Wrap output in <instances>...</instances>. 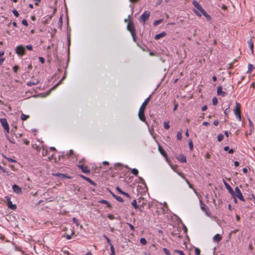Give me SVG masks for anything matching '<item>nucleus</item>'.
<instances>
[{
  "label": "nucleus",
  "instance_id": "1",
  "mask_svg": "<svg viewBox=\"0 0 255 255\" xmlns=\"http://www.w3.org/2000/svg\"><path fill=\"white\" fill-rule=\"evenodd\" d=\"M151 96H149L147 98H146L142 104L141 106L140 107V109L138 111V117L139 119L142 122L145 121V118L144 116V110L147 105L148 104L150 100Z\"/></svg>",
  "mask_w": 255,
  "mask_h": 255
},
{
  "label": "nucleus",
  "instance_id": "2",
  "mask_svg": "<svg viewBox=\"0 0 255 255\" xmlns=\"http://www.w3.org/2000/svg\"><path fill=\"white\" fill-rule=\"evenodd\" d=\"M128 30L130 32L132 37L133 40L134 42L136 41V33L133 22L130 20L127 25Z\"/></svg>",
  "mask_w": 255,
  "mask_h": 255
},
{
  "label": "nucleus",
  "instance_id": "3",
  "mask_svg": "<svg viewBox=\"0 0 255 255\" xmlns=\"http://www.w3.org/2000/svg\"><path fill=\"white\" fill-rule=\"evenodd\" d=\"M11 137H10V136L8 134V133H5V135L6 137V138L8 140V141L11 143H15V138H20L22 136V134L21 133H15L13 132V130H11Z\"/></svg>",
  "mask_w": 255,
  "mask_h": 255
},
{
  "label": "nucleus",
  "instance_id": "4",
  "mask_svg": "<svg viewBox=\"0 0 255 255\" xmlns=\"http://www.w3.org/2000/svg\"><path fill=\"white\" fill-rule=\"evenodd\" d=\"M0 123H1L3 128L6 131L5 133H8L9 132V125L7 122L6 119H0Z\"/></svg>",
  "mask_w": 255,
  "mask_h": 255
},
{
  "label": "nucleus",
  "instance_id": "5",
  "mask_svg": "<svg viewBox=\"0 0 255 255\" xmlns=\"http://www.w3.org/2000/svg\"><path fill=\"white\" fill-rule=\"evenodd\" d=\"M15 51L18 55L22 56L25 53V48L22 45H18L15 47Z\"/></svg>",
  "mask_w": 255,
  "mask_h": 255
},
{
  "label": "nucleus",
  "instance_id": "6",
  "mask_svg": "<svg viewBox=\"0 0 255 255\" xmlns=\"http://www.w3.org/2000/svg\"><path fill=\"white\" fill-rule=\"evenodd\" d=\"M235 197L238 198L240 200L245 201V199L238 187L235 188Z\"/></svg>",
  "mask_w": 255,
  "mask_h": 255
},
{
  "label": "nucleus",
  "instance_id": "7",
  "mask_svg": "<svg viewBox=\"0 0 255 255\" xmlns=\"http://www.w3.org/2000/svg\"><path fill=\"white\" fill-rule=\"evenodd\" d=\"M200 203L202 210L205 212V214L207 216L209 217L210 216L211 213L208 210L207 206L205 204H203L201 200H200Z\"/></svg>",
  "mask_w": 255,
  "mask_h": 255
},
{
  "label": "nucleus",
  "instance_id": "8",
  "mask_svg": "<svg viewBox=\"0 0 255 255\" xmlns=\"http://www.w3.org/2000/svg\"><path fill=\"white\" fill-rule=\"evenodd\" d=\"M223 182H224V184L226 189L228 190L229 192L232 195V196L233 197H235V192L233 190V189L232 188L231 186L227 182H226L224 180H223Z\"/></svg>",
  "mask_w": 255,
  "mask_h": 255
},
{
  "label": "nucleus",
  "instance_id": "9",
  "mask_svg": "<svg viewBox=\"0 0 255 255\" xmlns=\"http://www.w3.org/2000/svg\"><path fill=\"white\" fill-rule=\"evenodd\" d=\"M5 198L7 200L8 208L12 210L16 209V205L12 203L10 198L9 196H6Z\"/></svg>",
  "mask_w": 255,
  "mask_h": 255
},
{
  "label": "nucleus",
  "instance_id": "10",
  "mask_svg": "<svg viewBox=\"0 0 255 255\" xmlns=\"http://www.w3.org/2000/svg\"><path fill=\"white\" fill-rule=\"evenodd\" d=\"M150 12L148 11H144L140 16V18L143 21L145 22L150 16Z\"/></svg>",
  "mask_w": 255,
  "mask_h": 255
},
{
  "label": "nucleus",
  "instance_id": "11",
  "mask_svg": "<svg viewBox=\"0 0 255 255\" xmlns=\"http://www.w3.org/2000/svg\"><path fill=\"white\" fill-rule=\"evenodd\" d=\"M12 190L14 192L17 194H20L22 193L21 188L16 184L12 186Z\"/></svg>",
  "mask_w": 255,
  "mask_h": 255
},
{
  "label": "nucleus",
  "instance_id": "12",
  "mask_svg": "<svg viewBox=\"0 0 255 255\" xmlns=\"http://www.w3.org/2000/svg\"><path fill=\"white\" fill-rule=\"evenodd\" d=\"M241 105L238 102H236V106L234 109V112L235 115H239L241 114V109H240Z\"/></svg>",
  "mask_w": 255,
  "mask_h": 255
},
{
  "label": "nucleus",
  "instance_id": "13",
  "mask_svg": "<svg viewBox=\"0 0 255 255\" xmlns=\"http://www.w3.org/2000/svg\"><path fill=\"white\" fill-rule=\"evenodd\" d=\"M217 92L218 95H221L222 97H225L226 95V93L222 91V87L221 86H218Z\"/></svg>",
  "mask_w": 255,
  "mask_h": 255
},
{
  "label": "nucleus",
  "instance_id": "14",
  "mask_svg": "<svg viewBox=\"0 0 255 255\" xmlns=\"http://www.w3.org/2000/svg\"><path fill=\"white\" fill-rule=\"evenodd\" d=\"M79 168L81 169V171L85 173H89L90 171L87 166L83 165H80L78 166Z\"/></svg>",
  "mask_w": 255,
  "mask_h": 255
},
{
  "label": "nucleus",
  "instance_id": "15",
  "mask_svg": "<svg viewBox=\"0 0 255 255\" xmlns=\"http://www.w3.org/2000/svg\"><path fill=\"white\" fill-rule=\"evenodd\" d=\"M158 150L164 157H165L166 158H167V155L166 153L159 144H158Z\"/></svg>",
  "mask_w": 255,
  "mask_h": 255
},
{
  "label": "nucleus",
  "instance_id": "16",
  "mask_svg": "<svg viewBox=\"0 0 255 255\" xmlns=\"http://www.w3.org/2000/svg\"><path fill=\"white\" fill-rule=\"evenodd\" d=\"M214 242L218 243L222 240V237L219 234L215 235L213 239Z\"/></svg>",
  "mask_w": 255,
  "mask_h": 255
},
{
  "label": "nucleus",
  "instance_id": "17",
  "mask_svg": "<svg viewBox=\"0 0 255 255\" xmlns=\"http://www.w3.org/2000/svg\"><path fill=\"white\" fill-rule=\"evenodd\" d=\"M39 82V81L38 80V79H34L33 80V81L32 82H28L27 83V85L28 86H33V85H37Z\"/></svg>",
  "mask_w": 255,
  "mask_h": 255
},
{
  "label": "nucleus",
  "instance_id": "18",
  "mask_svg": "<svg viewBox=\"0 0 255 255\" xmlns=\"http://www.w3.org/2000/svg\"><path fill=\"white\" fill-rule=\"evenodd\" d=\"M178 160L182 163H185L186 162V158L185 156H184L183 154H181L179 156V157L177 158Z\"/></svg>",
  "mask_w": 255,
  "mask_h": 255
},
{
  "label": "nucleus",
  "instance_id": "19",
  "mask_svg": "<svg viewBox=\"0 0 255 255\" xmlns=\"http://www.w3.org/2000/svg\"><path fill=\"white\" fill-rule=\"evenodd\" d=\"M192 4L198 10L202 7L198 1L195 0L192 1Z\"/></svg>",
  "mask_w": 255,
  "mask_h": 255
},
{
  "label": "nucleus",
  "instance_id": "20",
  "mask_svg": "<svg viewBox=\"0 0 255 255\" xmlns=\"http://www.w3.org/2000/svg\"><path fill=\"white\" fill-rule=\"evenodd\" d=\"M165 35H166V32H162L160 33L159 34H156L155 37H154V38L156 40H158V39H160V38L164 36Z\"/></svg>",
  "mask_w": 255,
  "mask_h": 255
},
{
  "label": "nucleus",
  "instance_id": "21",
  "mask_svg": "<svg viewBox=\"0 0 255 255\" xmlns=\"http://www.w3.org/2000/svg\"><path fill=\"white\" fill-rule=\"evenodd\" d=\"M248 44L250 47V48L251 50L252 53H253V52H254V43H253V41L252 40V39H250L248 41Z\"/></svg>",
  "mask_w": 255,
  "mask_h": 255
},
{
  "label": "nucleus",
  "instance_id": "22",
  "mask_svg": "<svg viewBox=\"0 0 255 255\" xmlns=\"http://www.w3.org/2000/svg\"><path fill=\"white\" fill-rule=\"evenodd\" d=\"M0 169L2 171V172L3 173H4L5 174V175L6 176H9L10 175V173L8 171H7L5 168H4V167H3L2 166H1L0 165Z\"/></svg>",
  "mask_w": 255,
  "mask_h": 255
},
{
  "label": "nucleus",
  "instance_id": "23",
  "mask_svg": "<svg viewBox=\"0 0 255 255\" xmlns=\"http://www.w3.org/2000/svg\"><path fill=\"white\" fill-rule=\"evenodd\" d=\"M82 177L85 179L86 181H87L88 182H89L90 183H91L92 185H94V186H95L96 185V184L95 183V182H94L93 180H92L91 179H90L88 177H85L84 176H82Z\"/></svg>",
  "mask_w": 255,
  "mask_h": 255
},
{
  "label": "nucleus",
  "instance_id": "24",
  "mask_svg": "<svg viewBox=\"0 0 255 255\" xmlns=\"http://www.w3.org/2000/svg\"><path fill=\"white\" fill-rule=\"evenodd\" d=\"M249 126H250V132H251L250 134H251V133L254 130V126L253 123H252V122L251 121V120L250 119H249Z\"/></svg>",
  "mask_w": 255,
  "mask_h": 255
},
{
  "label": "nucleus",
  "instance_id": "25",
  "mask_svg": "<svg viewBox=\"0 0 255 255\" xmlns=\"http://www.w3.org/2000/svg\"><path fill=\"white\" fill-rule=\"evenodd\" d=\"M73 154V150L71 149L69 151V152L65 155H62L61 157L62 158H65V156H67V158H69Z\"/></svg>",
  "mask_w": 255,
  "mask_h": 255
},
{
  "label": "nucleus",
  "instance_id": "26",
  "mask_svg": "<svg viewBox=\"0 0 255 255\" xmlns=\"http://www.w3.org/2000/svg\"><path fill=\"white\" fill-rule=\"evenodd\" d=\"M131 205L135 209H139V206L137 205L136 200H133L131 202Z\"/></svg>",
  "mask_w": 255,
  "mask_h": 255
},
{
  "label": "nucleus",
  "instance_id": "27",
  "mask_svg": "<svg viewBox=\"0 0 255 255\" xmlns=\"http://www.w3.org/2000/svg\"><path fill=\"white\" fill-rule=\"evenodd\" d=\"M100 203H102V204H105L107 205V206L109 208H111V204L108 202L107 201V200H102L100 201Z\"/></svg>",
  "mask_w": 255,
  "mask_h": 255
},
{
  "label": "nucleus",
  "instance_id": "28",
  "mask_svg": "<svg viewBox=\"0 0 255 255\" xmlns=\"http://www.w3.org/2000/svg\"><path fill=\"white\" fill-rule=\"evenodd\" d=\"M65 78V76L64 75L63 77L62 78V79L55 85H54L52 88L51 90H53L55 89L61 83V81Z\"/></svg>",
  "mask_w": 255,
  "mask_h": 255
},
{
  "label": "nucleus",
  "instance_id": "29",
  "mask_svg": "<svg viewBox=\"0 0 255 255\" xmlns=\"http://www.w3.org/2000/svg\"><path fill=\"white\" fill-rule=\"evenodd\" d=\"M163 19L161 18V19H159L154 21L153 22V25L154 26L158 25L159 24L161 23L163 21Z\"/></svg>",
  "mask_w": 255,
  "mask_h": 255
},
{
  "label": "nucleus",
  "instance_id": "30",
  "mask_svg": "<svg viewBox=\"0 0 255 255\" xmlns=\"http://www.w3.org/2000/svg\"><path fill=\"white\" fill-rule=\"evenodd\" d=\"M254 68V66L251 64H249L248 65V70L247 71V73H250L252 71V70H253Z\"/></svg>",
  "mask_w": 255,
  "mask_h": 255
},
{
  "label": "nucleus",
  "instance_id": "31",
  "mask_svg": "<svg viewBox=\"0 0 255 255\" xmlns=\"http://www.w3.org/2000/svg\"><path fill=\"white\" fill-rule=\"evenodd\" d=\"M113 196L114 197V198L117 200H118V201L120 202H123L124 201V200L122 198H121V197L120 196H118L117 195H115L114 194H113Z\"/></svg>",
  "mask_w": 255,
  "mask_h": 255
},
{
  "label": "nucleus",
  "instance_id": "32",
  "mask_svg": "<svg viewBox=\"0 0 255 255\" xmlns=\"http://www.w3.org/2000/svg\"><path fill=\"white\" fill-rule=\"evenodd\" d=\"M110 250L111 251V255H116L115 249H114V246L112 244H111Z\"/></svg>",
  "mask_w": 255,
  "mask_h": 255
},
{
  "label": "nucleus",
  "instance_id": "33",
  "mask_svg": "<svg viewBox=\"0 0 255 255\" xmlns=\"http://www.w3.org/2000/svg\"><path fill=\"white\" fill-rule=\"evenodd\" d=\"M140 242L143 245H145L147 244L146 240L144 238H141L140 239Z\"/></svg>",
  "mask_w": 255,
  "mask_h": 255
},
{
  "label": "nucleus",
  "instance_id": "34",
  "mask_svg": "<svg viewBox=\"0 0 255 255\" xmlns=\"http://www.w3.org/2000/svg\"><path fill=\"white\" fill-rule=\"evenodd\" d=\"M131 173L134 175L135 176H137L138 175V171L137 169H135V168H133L131 170Z\"/></svg>",
  "mask_w": 255,
  "mask_h": 255
},
{
  "label": "nucleus",
  "instance_id": "35",
  "mask_svg": "<svg viewBox=\"0 0 255 255\" xmlns=\"http://www.w3.org/2000/svg\"><path fill=\"white\" fill-rule=\"evenodd\" d=\"M29 118V116L28 115H26L24 114H22L21 116V120L22 121H25L26 120L27 118Z\"/></svg>",
  "mask_w": 255,
  "mask_h": 255
},
{
  "label": "nucleus",
  "instance_id": "36",
  "mask_svg": "<svg viewBox=\"0 0 255 255\" xmlns=\"http://www.w3.org/2000/svg\"><path fill=\"white\" fill-rule=\"evenodd\" d=\"M169 127H170V126H169V122H164V128L166 129H169Z\"/></svg>",
  "mask_w": 255,
  "mask_h": 255
},
{
  "label": "nucleus",
  "instance_id": "37",
  "mask_svg": "<svg viewBox=\"0 0 255 255\" xmlns=\"http://www.w3.org/2000/svg\"><path fill=\"white\" fill-rule=\"evenodd\" d=\"M224 138V135L222 134H219L218 135L217 139L218 141H221Z\"/></svg>",
  "mask_w": 255,
  "mask_h": 255
},
{
  "label": "nucleus",
  "instance_id": "38",
  "mask_svg": "<svg viewBox=\"0 0 255 255\" xmlns=\"http://www.w3.org/2000/svg\"><path fill=\"white\" fill-rule=\"evenodd\" d=\"M2 156L3 157H4L5 159H6L9 162H16V161L15 160H14V159H12L11 158H8V157H6L5 155L3 154Z\"/></svg>",
  "mask_w": 255,
  "mask_h": 255
},
{
  "label": "nucleus",
  "instance_id": "39",
  "mask_svg": "<svg viewBox=\"0 0 255 255\" xmlns=\"http://www.w3.org/2000/svg\"><path fill=\"white\" fill-rule=\"evenodd\" d=\"M182 138V135L181 132V131L178 132L177 134V139L180 140H181Z\"/></svg>",
  "mask_w": 255,
  "mask_h": 255
},
{
  "label": "nucleus",
  "instance_id": "40",
  "mask_svg": "<svg viewBox=\"0 0 255 255\" xmlns=\"http://www.w3.org/2000/svg\"><path fill=\"white\" fill-rule=\"evenodd\" d=\"M212 103L213 105L216 106L218 103V100L216 97H214L212 99Z\"/></svg>",
  "mask_w": 255,
  "mask_h": 255
},
{
  "label": "nucleus",
  "instance_id": "41",
  "mask_svg": "<svg viewBox=\"0 0 255 255\" xmlns=\"http://www.w3.org/2000/svg\"><path fill=\"white\" fill-rule=\"evenodd\" d=\"M195 254L196 255H200V250L199 248H196L195 249Z\"/></svg>",
  "mask_w": 255,
  "mask_h": 255
},
{
  "label": "nucleus",
  "instance_id": "42",
  "mask_svg": "<svg viewBox=\"0 0 255 255\" xmlns=\"http://www.w3.org/2000/svg\"><path fill=\"white\" fill-rule=\"evenodd\" d=\"M163 251L166 255H171L169 250L166 248H163Z\"/></svg>",
  "mask_w": 255,
  "mask_h": 255
},
{
  "label": "nucleus",
  "instance_id": "43",
  "mask_svg": "<svg viewBox=\"0 0 255 255\" xmlns=\"http://www.w3.org/2000/svg\"><path fill=\"white\" fill-rule=\"evenodd\" d=\"M208 20H210L211 19V16L206 12L204 14H203Z\"/></svg>",
  "mask_w": 255,
  "mask_h": 255
},
{
  "label": "nucleus",
  "instance_id": "44",
  "mask_svg": "<svg viewBox=\"0 0 255 255\" xmlns=\"http://www.w3.org/2000/svg\"><path fill=\"white\" fill-rule=\"evenodd\" d=\"M104 238L107 240V243L111 246V243L110 239L106 236L105 235H104Z\"/></svg>",
  "mask_w": 255,
  "mask_h": 255
},
{
  "label": "nucleus",
  "instance_id": "45",
  "mask_svg": "<svg viewBox=\"0 0 255 255\" xmlns=\"http://www.w3.org/2000/svg\"><path fill=\"white\" fill-rule=\"evenodd\" d=\"M12 13H13L14 15L16 17H18L19 15V13L16 9H13L12 10Z\"/></svg>",
  "mask_w": 255,
  "mask_h": 255
},
{
  "label": "nucleus",
  "instance_id": "46",
  "mask_svg": "<svg viewBox=\"0 0 255 255\" xmlns=\"http://www.w3.org/2000/svg\"><path fill=\"white\" fill-rule=\"evenodd\" d=\"M189 148L191 150H192L193 149V144L192 142V141L190 140V141L189 142Z\"/></svg>",
  "mask_w": 255,
  "mask_h": 255
},
{
  "label": "nucleus",
  "instance_id": "47",
  "mask_svg": "<svg viewBox=\"0 0 255 255\" xmlns=\"http://www.w3.org/2000/svg\"><path fill=\"white\" fill-rule=\"evenodd\" d=\"M19 68V67L17 65H15L13 67V70L15 73H16L17 72V70Z\"/></svg>",
  "mask_w": 255,
  "mask_h": 255
},
{
  "label": "nucleus",
  "instance_id": "48",
  "mask_svg": "<svg viewBox=\"0 0 255 255\" xmlns=\"http://www.w3.org/2000/svg\"><path fill=\"white\" fill-rule=\"evenodd\" d=\"M176 253H178L179 255H185L184 252L182 251L181 250H175V251Z\"/></svg>",
  "mask_w": 255,
  "mask_h": 255
},
{
  "label": "nucleus",
  "instance_id": "49",
  "mask_svg": "<svg viewBox=\"0 0 255 255\" xmlns=\"http://www.w3.org/2000/svg\"><path fill=\"white\" fill-rule=\"evenodd\" d=\"M39 60L42 64H43L45 62V59L42 57H39Z\"/></svg>",
  "mask_w": 255,
  "mask_h": 255
},
{
  "label": "nucleus",
  "instance_id": "50",
  "mask_svg": "<svg viewBox=\"0 0 255 255\" xmlns=\"http://www.w3.org/2000/svg\"><path fill=\"white\" fill-rule=\"evenodd\" d=\"M108 218L110 220H113L115 219L114 216L112 214H109L108 215Z\"/></svg>",
  "mask_w": 255,
  "mask_h": 255
},
{
  "label": "nucleus",
  "instance_id": "51",
  "mask_svg": "<svg viewBox=\"0 0 255 255\" xmlns=\"http://www.w3.org/2000/svg\"><path fill=\"white\" fill-rule=\"evenodd\" d=\"M22 24L25 26H28L27 21L25 19H23L22 20Z\"/></svg>",
  "mask_w": 255,
  "mask_h": 255
},
{
  "label": "nucleus",
  "instance_id": "52",
  "mask_svg": "<svg viewBox=\"0 0 255 255\" xmlns=\"http://www.w3.org/2000/svg\"><path fill=\"white\" fill-rule=\"evenodd\" d=\"M74 234V232H72V234L71 235H67L66 236V239L67 240H70L71 238H72V235Z\"/></svg>",
  "mask_w": 255,
  "mask_h": 255
},
{
  "label": "nucleus",
  "instance_id": "53",
  "mask_svg": "<svg viewBox=\"0 0 255 255\" xmlns=\"http://www.w3.org/2000/svg\"><path fill=\"white\" fill-rule=\"evenodd\" d=\"M229 113H230V109H229V107H228L225 109V110L224 111V113L225 115H228Z\"/></svg>",
  "mask_w": 255,
  "mask_h": 255
},
{
  "label": "nucleus",
  "instance_id": "54",
  "mask_svg": "<svg viewBox=\"0 0 255 255\" xmlns=\"http://www.w3.org/2000/svg\"><path fill=\"white\" fill-rule=\"evenodd\" d=\"M128 225L129 226L130 229L132 230V231H134V227H133V225H132L130 223H127Z\"/></svg>",
  "mask_w": 255,
  "mask_h": 255
},
{
  "label": "nucleus",
  "instance_id": "55",
  "mask_svg": "<svg viewBox=\"0 0 255 255\" xmlns=\"http://www.w3.org/2000/svg\"><path fill=\"white\" fill-rule=\"evenodd\" d=\"M26 48L29 50H32V46L31 45H28L26 46Z\"/></svg>",
  "mask_w": 255,
  "mask_h": 255
},
{
  "label": "nucleus",
  "instance_id": "56",
  "mask_svg": "<svg viewBox=\"0 0 255 255\" xmlns=\"http://www.w3.org/2000/svg\"><path fill=\"white\" fill-rule=\"evenodd\" d=\"M72 221H73L74 223H75V224H76L77 225V226L78 225V220H77V219H76L75 218H73V219H72Z\"/></svg>",
  "mask_w": 255,
  "mask_h": 255
},
{
  "label": "nucleus",
  "instance_id": "57",
  "mask_svg": "<svg viewBox=\"0 0 255 255\" xmlns=\"http://www.w3.org/2000/svg\"><path fill=\"white\" fill-rule=\"evenodd\" d=\"M177 173L180 175L183 179H184L185 180V179H186L185 176L180 172H177Z\"/></svg>",
  "mask_w": 255,
  "mask_h": 255
},
{
  "label": "nucleus",
  "instance_id": "58",
  "mask_svg": "<svg viewBox=\"0 0 255 255\" xmlns=\"http://www.w3.org/2000/svg\"><path fill=\"white\" fill-rule=\"evenodd\" d=\"M177 173L180 175L183 179H184L185 180V179H186L185 176L180 172H177Z\"/></svg>",
  "mask_w": 255,
  "mask_h": 255
},
{
  "label": "nucleus",
  "instance_id": "59",
  "mask_svg": "<svg viewBox=\"0 0 255 255\" xmlns=\"http://www.w3.org/2000/svg\"><path fill=\"white\" fill-rule=\"evenodd\" d=\"M185 181L189 185V187L190 188H192V185L190 184L189 182L188 181V180L187 179H185Z\"/></svg>",
  "mask_w": 255,
  "mask_h": 255
},
{
  "label": "nucleus",
  "instance_id": "60",
  "mask_svg": "<svg viewBox=\"0 0 255 255\" xmlns=\"http://www.w3.org/2000/svg\"><path fill=\"white\" fill-rule=\"evenodd\" d=\"M116 190H117L118 191H119L120 193H121V194L123 193V192H124V191H123L121 189V188H120L119 187H117L116 188Z\"/></svg>",
  "mask_w": 255,
  "mask_h": 255
},
{
  "label": "nucleus",
  "instance_id": "61",
  "mask_svg": "<svg viewBox=\"0 0 255 255\" xmlns=\"http://www.w3.org/2000/svg\"><path fill=\"white\" fill-rule=\"evenodd\" d=\"M236 118L240 121H241V114H239V115H236Z\"/></svg>",
  "mask_w": 255,
  "mask_h": 255
},
{
  "label": "nucleus",
  "instance_id": "62",
  "mask_svg": "<svg viewBox=\"0 0 255 255\" xmlns=\"http://www.w3.org/2000/svg\"><path fill=\"white\" fill-rule=\"evenodd\" d=\"M194 12L197 15L201 17V14L199 12H198L197 10H194Z\"/></svg>",
  "mask_w": 255,
  "mask_h": 255
},
{
  "label": "nucleus",
  "instance_id": "63",
  "mask_svg": "<svg viewBox=\"0 0 255 255\" xmlns=\"http://www.w3.org/2000/svg\"><path fill=\"white\" fill-rule=\"evenodd\" d=\"M207 109V106L206 105H204V106L202 107L201 110H202V111H205Z\"/></svg>",
  "mask_w": 255,
  "mask_h": 255
},
{
  "label": "nucleus",
  "instance_id": "64",
  "mask_svg": "<svg viewBox=\"0 0 255 255\" xmlns=\"http://www.w3.org/2000/svg\"><path fill=\"white\" fill-rule=\"evenodd\" d=\"M203 14L206 12V11L204 9L203 7H202L200 10H199Z\"/></svg>",
  "mask_w": 255,
  "mask_h": 255
}]
</instances>
